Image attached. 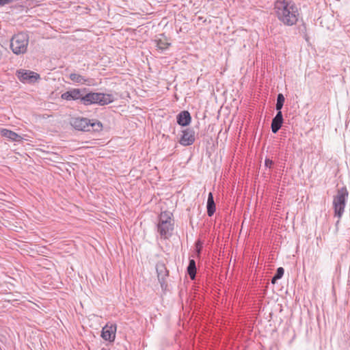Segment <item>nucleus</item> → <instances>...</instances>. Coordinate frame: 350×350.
<instances>
[{"label": "nucleus", "instance_id": "18", "mask_svg": "<svg viewBox=\"0 0 350 350\" xmlns=\"http://www.w3.org/2000/svg\"><path fill=\"white\" fill-rule=\"evenodd\" d=\"M69 78L73 82L81 84H85L88 81V79H85L82 75L77 73H71L69 75Z\"/></svg>", "mask_w": 350, "mask_h": 350}, {"label": "nucleus", "instance_id": "14", "mask_svg": "<svg viewBox=\"0 0 350 350\" xmlns=\"http://www.w3.org/2000/svg\"><path fill=\"white\" fill-rule=\"evenodd\" d=\"M159 36L160 37L155 39L154 41L156 42L157 49L162 52L169 47L170 43L167 41V38L163 34H160Z\"/></svg>", "mask_w": 350, "mask_h": 350}, {"label": "nucleus", "instance_id": "3", "mask_svg": "<svg viewBox=\"0 0 350 350\" xmlns=\"http://www.w3.org/2000/svg\"><path fill=\"white\" fill-rule=\"evenodd\" d=\"M114 100V97L111 94L89 92L83 97V104L84 105L97 104L104 106L113 103Z\"/></svg>", "mask_w": 350, "mask_h": 350}, {"label": "nucleus", "instance_id": "1", "mask_svg": "<svg viewBox=\"0 0 350 350\" xmlns=\"http://www.w3.org/2000/svg\"><path fill=\"white\" fill-rule=\"evenodd\" d=\"M274 14L284 25L291 27L297 24L299 12L292 0H277L273 3Z\"/></svg>", "mask_w": 350, "mask_h": 350}, {"label": "nucleus", "instance_id": "13", "mask_svg": "<svg viewBox=\"0 0 350 350\" xmlns=\"http://www.w3.org/2000/svg\"><path fill=\"white\" fill-rule=\"evenodd\" d=\"M176 119L179 125L185 126L190 124L191 117L189 111H183L177 115Z\"/></svg>", "mask_w": 350, "mask_h": 350}, {"label": "nucleus", "instance_id": "9", "mask_svg": "<svg viewBox=\"0 0 350 350\" xmlns=\"http://www.w3.org/2000/svg\"><path fill=\"white\" fill-rule=\"evenodd\" d=\"M16 76L23 83H32L40 77L38 74L26 70H17Z\"/></svg>", "mask_w": 350, "mask_h": 350}, {"label": "nucleus", "instance_id": "20", "mask_svg": "<svg viewBox=\"0 0 350 350\" xmlns=\"http://www.w3.org/2000/svg\"><path fill=\"white\" fill-rule=\"evenodd\" d=\"M284 273V269L282 267H279L277 269V271H276V273L275 275H276V278H278L279 279H280L283 276Z\"/></svg>", "mask_w": 350, "mask_h": 350}, {"label": "nucleus", "instance_id": "6", "mask_svg": "<svg viewBox=\"0 0 350 350\" xmlns=\"http://www.w3.org/2000/svg\"><path fill=\"white\" fill-rule=\"evenodd\" d=\"M349 193L346 187H342L337 191V193L334 196L333 207L334 209V215L340 219L345 211L346 202Z\"/></svg>", "mask_w": 350, "mask_h": 350}, {"label": "nucleus", "instance_id": "8", "mask_svg": "<svg viewBox=\"0 0 350 350\" xmlns=\"http://www.w3.org/2000/svg\"><path fill=\"white\" fill-rule=\"evenodd\" d=\"M183 135L180 138L179 143L184 146L192 145L196 139L195 131L192 128H187L184 129Z\"/></svg>", "mask_w": 350, "mask_h": 350}, {"label": "nucleus", "instance_id": "23", "mask_svg": "<svg viewBox=\"0 0 350 350\" xmlns=\"http://www.w3.org/2000/svg\"><path fill=\"white\" fill-rule=\"evenodd\" d=\"M278 280H279V278H276V275H274V276L271 279V283L272 284H275L277 282Z\"/></svg>", "mask_w": 350, "mask_h": 350}, {"label": "nucleus", "instance_id": "21", "mask_svg": "<svg viewBox=\"0 0 350 350\" xmlns=\"http://www.w3.org/2000/svg\"><path fill=\"white\" fill-rule=\"evenodd\" d=\"M202 248V244L201 241H198L196 243V250L198 253V255H199L200 254Z\"/></svg>", "mask_w": 350, "mask_h": 350}, {"label": "nucleus", "instance_id": "2", "mask_svg": "<svg viewBox=\"0 0 350 350\" xmlns=\"http://www.w3.org/2000/svg\"><path fill=\"white\" fill-rule=\"evenodd\" d=\"M172 217V214L169 211H163L159 216L157 227L161 238L167 239L172 235L174 230V223Z\"/></svg>", "mask_w": 350, "mask_h": 350}, {"label": "nucleus", "instance_id": "5", "mask_svg": "<svg viewBox=\"0 0 350 350\" xmlns=\"http://www.w3.org/2000/svg\"><path fill=\"white\" fill-rule=\"evenodd\" d=\"M70 124L76 130L82 131H89L90 127H92L94 131H100L103 128L102 123L99 121L90 120L80 117L72 118Z\"/></svg>", "mask_w": 350, "mask_h": 350}, {"label": "nucleus", "instance_id": "15", "mask_svg": "<svg viewBox=\"0 0 350 350\" xmlns=\"http://www.w3.org/2000/svg\"><path fill=\"white\" fill-rule=\"evenodd\" d=\"M0 133L3 137L10 139L11 141L13 142H20L23 139L16 133L6 129H2Z\"/></svg>", "mask_w": 350, "mask_h": 350}, {"label": "nucleus", "instance_id": "11", "mask_svg": "<svg viewBox=\"0 0 350 350\" xmlns=\"http://www.w3.org/2000/svg\"><path fill=\"white\" fill-rule=\"evenodd\" d=\"M156 270L157 273L158 280L161 286H163V284L165 283L166 277L168 276L169 271L167 269L165 263L163 262H158L157 263Z\"/></svg>", "mask_w": 350, "mask_h": 350}, {"label": "nucleus", "instance_id": "7", "mask_svg": "<svg viewBox=\"0 0 350 350\" xmlns=\"http://www.w3.org/2000/svg\"><path fill=\"white\" fill-rule=\"evenodd\" d=\"M86 89H78L74 88L69 91L63 93L61 95V98L66 100H80L83 104V97L85 96Z\"/></svg>", "mask_w": 350, "mask_h": 350}, {"label": "nucleus", "instance_id": "4", "mask_svg": "<svg viewBox=\"0 0 350 350\" xmlns=\"http://www.w3.org/2000/svg\"><path fill=\"white\" fill-rule=\"evenodd\" d=\"M29 36L24 32L14 35L10 40V48L14 54H23L27 51Z\"/></svg>", "mask_w": 350, "mask_h": 350}, {"label": "nucleus", "instance_id": "19", "mask_svg": "<svg viewBox=\"0 0 350 350\" xmlns=\"http://www.w3.org/2000/svg\"><path fill=\"white\" fill-rule=\"evenodd\" d=\"M284 96L282 94H278L277 96V103L275 105V109L278 111H281L284 103Z\"/></svg>", "mask_w": 350, "mask_h": 350}, {"label": "nucleus", "instance_id": "17", "mask_svg": "<svg viewBox=\"0 0 350 350\" xmlns=\"http://www.w3.org/2000/svg\"><path fill=\"white\" fill-rule=\"evenodd\" d=\"M187 273L191 280H194L196 274V265L194 260L191 259L187 267Z\"/></svg>", "mask_w": 350, "mask_h": 350}, {"label": "nucleus", "instance_id": "16", "mask_svg": "<svg viewBox=\"0 0 350 350\" xmlns=\"http://www.w3.org/2000/svg\"><path fill=\"white\" fill-rule=\"evenodd\" d=\"M206 208H207V215L209 217H211L212 215H213V214L215 212V203L214 202L213 195L211 192H210L208 196Z\"/></svg>", "mask_w": 350, "mask_h": 350}, {"label": "nucleus", "instance_id": "22", "mask_svg": "<svg viewBox=\"0 0 350 350\" xmlns=\"http://www.w3.org/2000/svg\"><path fill=\"white\" fill-rule=\"evenodd\" d=\"M273 162L271 159H265V165L267 167L271 168V166L273 165Z\"/></svg>", "mask_w": 350, "mask_h": 350}, {"label": "nucleus", "instance_id": "12", "mask_svg": "<svg viewBox=\"0 0 350 350\" xmlns=\"http://www.w3.org/2000/svg\"><path fill=\"white\" fill-rule=\"evenodd\" d=\"M283 116L282 111H278L275 116L272 119L271 131L273 133H276L281 128L283 124Z\"/></svg>", "mask_w": 350, "mask_h": 350}, {"label": "nucleus", "instance_id": "10", "mask_svg": "<svg viewBox=\"0 0 350 350\" xmlns=\"http://www.w3.org/2000/svg\"><path fill=\"white\" fill-rule=\"evenodd\" d=\"M116 332V325L107 324L103 328L101 336L104 340L109 341V342H112L115 339Z\"/></svg>", "mask_w": 350, "mask_h": 350}]
</instances>
